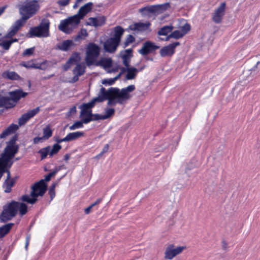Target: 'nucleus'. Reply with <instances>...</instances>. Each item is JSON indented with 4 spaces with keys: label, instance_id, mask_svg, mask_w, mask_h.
Returning <instances> with one entry per match:
<instances>
[{
    "label": "nucleus",
    "instance_id": "obj_6",
    "mask_svg": "<svg viewBox=\"0 0 260 260\" xmlns=\"http://www.w3.org/2000/svg\"><path fill=\"white\" fill-rule=\"evenodd\" d=\"M79 19L78 17L72 16L62 20L58 25V29L66 34H70L79 24Z\"/></svg>",
    "mask_w": 260,
    "mask_h": 260
},
{
    "label": "nucleus",
    "instance_id": "obj_63",
    "mask_svg": "<svg viewBox=\"0 0 260 260\" xmlns=\"http://www.w3.org/2000/svg\"><path fill=\"white\" fill-rule=\"evenodd\" d=\"M92 208V207L90 205L87 208H85L84 210V212L86 214H88L90 213L91 209Z\"/></svg>",
    "mask_w": 260,
    "mask_h": 260
},
{
    "label": "nucleus",
    "instance_id": "obj_39",
    "mask_svg": "<svg viewBox=\"0 0 260 260\" xmlns=\"http://www.w3.org/2000/svg\"><path fill=\"white\" fill-rule=\"evenodd\" d=\"M20 214L22 216L25 214L27 212V206L23 203H19V209Z\"/></svg>",
    "mask_w": 260,
    "mask_h": 260
},
{
    "label": "nucleus",
    "instance_id": "obj_31",
    "mask_svg": "<svg viewBox=\"0 0 260 260\" xmlns=\"http://www.w3.org/2000/svg\"><path fill=\"white\" fill-rule=\"evenodd\" d=\"M50 150V146L44 147L40 149L38 153L40 154L41 159L43 160L45 159L48 155H49Z\"/></svg>",
    "mask_w": 260,
    "mask_h": 260
},
{
    "label": "nucleus",
    "instance_id": "obj_32",
    "mask_svg": "<svg viewBox=\"0 0 260 260\" xmlns=\"http://www.w3.org/2000/svg\"><path fill=\"white\" fill-rule=\"evenodd\" d=\"M173 29V26L166 25L161 27L158 31V35L159 36H166Z\"/></svg>",
    "mask_w": 260,
    "mask_h": 260
},
{
    "label": "nucleus",
    "instance_id": "obj_28",
    "mask_svg": "<svg viewBox=\"0 0 260 260\" xmlns=\"http://www.w3.org/2000/svg\"><path fill=\"white\" fill-rule=\"evenodd\" d=\"M127 74L125 78L127 80L134 79L138 72V70L134 67H126Z\"/></svg>",
    "mask_w": 260,
    "mask_h": 260
},
{
    "label": "nucleus",
    "instance_id": "obj_25",
    "mask_svg": "<svg viewBox=\"0 0 260 260\" xmlns=\"http://www.w3.org/2000/svg\"><path fill=\"white\" fill-rule=\"evenodd\" d=\"M74 45L72 40H67L63 41L61 44L58 45L57 48L60 50L67 51L70 49L71 47L74 46Z\"/></svg>",
    "mask_w": 260,
    "mask_h": 260
},
{
    "label": "nucleus",
    "instance_id": "obj_5",
    "mask_svg": "<svg viewBox=\"0 0 260 260\" xmlns=\"http://www.w3.org/2000/svg\"><path fill=\"white\" fill-rule=\"evenodd\" d=\"M100 54V47L94 43H89L86 47L85 61L89 67L94 63Z\"/></svg>",
    "mask_w": 260,
    "mask_h": 260
},
{
    "label": "nucleus",
    "instance_id": "obj_9",
    "mask_svg": "<svg viewBox=\"0 0 260 260\" xmlns=\"http://www.w3.org/2000/svg\"><path fill=\"white\" fill-rule=\"evenodd\" d=\"M47 185L43 179L35 183L31 187L32 190L30 196L38 197L43 196L47 190Z\"/></svg>",
    "mask_w": 260,
    "mask_h": 260
},
{
    "label": "nucleus",
    "instance_id": "obj_38",
    "mask_svg": "<svg viewBox=\"0 0 260 260\" xmlns=\"http://www.w3.org/2000/svg\"><path fill=\"white\" fill-rule=\"evenodd\" d=\"M135 41V38L132 35H128L123 43V47L125 48L127 47L130 44L134 42Z\"/></svg>",
    "mask_w": 260,
    "mask_h": 260
},
{
    "label": "nucleus",
    "instance_id": "obj_59",
    "mask_svg": "<svg viewBox=\"0 0 260 260\" xmlns=\"http://www.w3.org/2000/svg\"><path fill=\"white\" fill-rule=\"evenodd\" d=\"M103 201L102 198L98 199L96 201L90 205V206L93 208L94 206L99 204Z\"/></svg>",
    "mask_w": 260,
    "mask_h": 260
},
{
    "label": "nucleus",
    "instance_id": "obj_42",
    "mask_svg": "<svg viewBox=\"0 0 260 260\" xmlns=\"http://www.w3.org/2000/svg\"><path fill=\"white\" fill-rule=\"evenodd\" d=\"M21 65L26 68L39 69L40 67L31 61L22 62Z\"/></svg>",
    "mask_w": 260,
    "mask_h": 260
},
{
    "label": "nucleus",
    "instance_id": "obj_12",
    "mask_svg": "<svg viewBox=\"0 0 260 260\" xmlns=\"http://www.w3.org/2000/svg\"><path fill=\"white\" fill-rule=\"evenodd\" d=\"M179 45H180V43L176 42L163 47L159 51L160 56L161 57L172 56L175 52L176 47Z\"/></svg>",
    "mask_w": 260,
    "mask_h": 260
},
{
    "label": "nucleus",
    "instance_id": "obj_61",
    "mask_svg": "<svg viewBox=\"0 0 260 260\" xmlns=\"http://www.w3.org/2000/svg\"><path fill=\"white\" fill-rule=\"evenodd\" d=\"M74 74V77L72 79V83H75V82L78 81V80H79V77L80 76H78L76 74Z\"/></svg>",
    "mask_w": 260,
    "mask_h": 260
},
{
    "label": "nucleus",
    "instance_id": "obj_57",
    "mask_svg": "<svg viewBox=\"0 0 260 260\" xmlns=\"http://www.w3.org/2000/svg\"><path fill=\"white\" fill-rule=\"evenodd\" d=\"M10 168H9V165L7 166L5 168V170H6L5 173H7V177L6 179H11V178H10V177H11V174H10V170H9Z\"/></svg>",
    "mask_w": 260,
    "mask_h": 260
},
{
    "label": "nucleus",
    "instance_id": "obj_56",
    "mask_svg": "<svg viewBox=\"0 0 260 260\" xmlns=\"http://www.w3.org/2000/svg\"><path fill=\"white\" fill-rule=\"evenodd\" d=\"M109 144H106L104 148H103V150L102 151V152L100 153V154H99V155H101L102 154H103L104 153L107 152L109 149Z\"/></svg>",
    "mask_w": 260,
    "mask_h": 260
},
{
    "label": "nucleus",
    "instance_id": "obj_2",
    "mask_svg": "<svg viewBox=\"0 0 260 260\" xmlns=\"http://www.w3.org/2000/svg\"><path fill=\"white\" fill-rule=\"evenodd\" d=\"M18 9L20 18L25 22L31 17L35 15L40 10V6L36 0H25L21 2L16 6Z\"/></svg>",
    "mask_w": 260,
    "mask_h": 260
},
{
    "label": "nucleus",
    "instance_id": "obj_7",
    "mask_svg": "<svg viewBox=\"0 0 260 260\" xmlns=\"http://www.w3.org/2000/svg\"><path fill=\"white\" fill-rule=\"evenodd\" d=\"M19 209V202L12 201L7 206H4L3 212L0 215V219L3 222L10 220L16 216Z\"/></svg>",
    "mask_w": 260,
    "mask_h": 260
},
{
    "label": "nucleus",
    "instance_id": "obj_49",
    "mask_svg": "<svg viewBox=\"0 0 260 260\" xmlns=\"http://www.w3.org/2000/svg\"><path fill=\"white\" fill-rule=\"evenodd\" d=\"M35 51V47H31L25 49L22 53L23 56H30L32 55Z\"/></svg>",
    "mask_w": 260,
    "mask_h": 260
},
{
    "label": "nucleus",
    "instance_id": "obj_60",
    "mask_svg": "<svg viewBox=\"0 0 260 260\" xmlns=\"http://www.w3.org/2000/svg\"><path fill=\"white\" fill-rule=\"evenodd\" d=\"M30 239V236H26V239H25V247L26 249H27V248H28V245L29 243Z\"/></svg>",
    "mask_w": 260,
    "mask_h": 260
},
{
    "label": "nucleus",
    "instance_id": "obj_51",
    "mask_svg": "<svg viewBox=\"0 0 260 260\" xmlns=\"http://www.w3.org/2000/svg\"><path fill=\"white\" fill-rule=\"evenodd\" d=\"M88 36V33L85 29H81V30L79 32L77 38H81L82 36L85 37Z\"/></svg>",
    "mask_w": 260,
    "mask_h": 260
},
{
    "label": "nucleus",
    "instance_id": "obj_23",
    "mask_svg": "<svg viewBox=\"0 0 260 260\" xmlns=\"http://www.w3.org/2000/svg\"><path fill=\"white\" fill-rule=\"evenodd\" d=\"M2 77L4 78L12 80H18L20 79V76L16 72L13 71H6L3 73Z\"/></svg>",
    "mask_w": 260,
    "mask_h": 260
},
{
    "label": "nucleus",
    "instance_id": "obj_22",
    "mask_svg": "<svg viewBox=\"0 0 260 260\" xmlns=\"http://www.w3.org/2000/svg\"><path fill=\"white\" fill-rule=\"evenodd\" d=\"M19 128L18 125L16 124H11L7 128H6L0 134V138L3 139L7 136L14 133Z\"/></svg>",
    "mask_w": 260,
    "mask_h": 260
},
{
    "label": "nucleus",
    "instance_id": "obj_48",
    "mask_svg": "<svg viewBox=\"0 0 260 260\" xmlns=\"http://www.w3.org/2000/svg\"><path fill=\"white\" fill-rule=\"evenodd\" d=\"M190 25L188 23H186L181 27V31L184 34V36L186 35L190 30Z\"/></svg>",
    "mask_w": 260,
    "mask_h": 260
},
{
    "label": "nucleus",
    "instance_id": "obj_40",
    "mask_svg": "<svg viewBox=\"0 0 260 260\" xmlns=\"http://www.w3.org/2000/svg\"><path fill=\"white\" fill-rule=\"evenodd\" d=\"M83 120L81 121H77L74 122V123L70 126V129L71 131L75 130L76 129L82 128L83 127Z\"/></svg>",
    "mask_w": 260,
    "mask_h": 260
},
{
    "label": "nucleus",
    "instance_id": "obj_62",
    "mask_svg": "<svg viewBox=\"0 0 260 260\" xmlns=\"http://www.w3.org/2000/svg\"><path fill=\"white\" fill-rule=\"evenodd\" d=\"M228 243L225 240L222 241V246L224 250H226L228 248Z\"/></svg>",
    "mask_w": 260,
    "mask_h": 260
},
{
    "label": "nucleus",
    "instance_id": "obj_44",
    "mask_svg": "<svg viewBox=\"0 0 260 260\" xmlns=\"http://www.w3.org/2000/svg\"><path fill=\"white\" fill-rule=\"evenodd\" d=\"M80 116L82 117V120H83V122L85 124H87L90 121H92V112H90L89 114H84L83 116Z\"/></svg>",
    "mask_w": 260,
    "mask_h": 260
},
{
    "label": "nucleus",
    "instance_id": "obj_17",
    "mask_svg": "<svg viewBox=\"0 0 260 260\" xmlns=\"http://www.w3.org/2000/svg\"><path fill=\"white\" fill-rule=\"evenodd\" d=\"M106 18L104 16H99L98 17H90L88 18V21L87 22V25L93 26L95 27L102 26L106 23Z\"/></svg>",
    "mask_w": 260,
    "mask_h": 260
},
{
    "label": "nucleus",
    "instance_id": "obj_46",
    "mask_svg": "<svg viewBox=\"0 0 260 260\" xmlns=\"http://www.w3.org/2000/svg\"><path fill=\"white\" fill-rule=\"evenodd\" d=\"M106 114L103 115V119H106L109 118L113 115L115 113V110L113 108H108L105 111Z\"/></svg>",
    "mask_w": 260,
    "mask_h": 260
},
{
    "label": "nucleus",
    "instance_id": "obj_15",
    "mask_svg": "<svg viewBox=\"0 0 260 260\" xmlns=\"http://www.w3.org/2000/svg\"><path fill=\"white\" fill-rule=\"evenodd\" d=\"M133 50L127 49L120 52V56L122 59L123 64L125 67H128L130 65L131 59L133 57Z\"/></svg>",
    "mask_w": 260,
    "mask_h": 260
},
{
    "label": "nucleus",
    "instance_id": "obj_29",
    "mask_svg": "<svg viewBox=\"0 0 260 260\" xmlns=\"http://www.w3.org/2000/svg\"><path fill=\"white\" fill-rule=\"evenodd\" d=\"M86 66L84 62L78 63L73 71V74H76L78 76L83 75L85 72Z\"/></svg>",
    "mask_w": 260,
    "mask_h": 260
},
{
    "label": "nucleus",
    "instance_id": "obj_55",
    "mask_svg": "<svg viewBox=\"0 0 260 260\" xmlns=\"http://www.w3.org/2000/svg\"><path fill=\"white\" fill-rule=\"evenodd\" d=\"M144 10H147V11L149 12H154L155 11V10L154 9V7H151V8H148V7H144L141 8L140 10V12H142Z\"/></svg>",
    "mask_w": 260,
    "mask_h": 260
},
{
    "label": "nucleus",
    "instance_id": "obj_8",
    "mask_svg": "<svg viewBox=\"0 0 260 260\" xmlns=\"http://www.w3.org/2000/svg\"><path fill=\"white\" fill-rule=\"evenodd\" d=\"M186 248V246H178L175 247L173 244H169L165 252V258L167 259H172L176 255L180 254Z\"/></svg>",
    "mask_w": 260,
    "mask_h": 260
},
{
    "label": "nucleus",
    "instance_id": "obj_53",
    "mask_svg": "<svg viewBox=\"0 0 260 260\" xmlns=\"http://www.w3.org/2000/svg\"><path fill=\"white\" fill-rule=\"evenodd\" d=\"M70 0H58L57 2V4L60 6H66L70 3Z\"/></svg>",
    "mask_w": 260,
    "mask_h": 260
},
{
    "label": "nucleus",
    "instance_id": "obj_19",
    "mask_svg": "<svg viewBox=\"0 0 260 260\" xmlns=\"http://www.w3.org/2000/svg\"><path fill=\"white\" fill-rule=\"evenodd\" d=\"M151 25L150 22L146 23L137 22L129 26V29L134 31H144L148 29Z\"/></svg>",
    "mask_w": 260,
    "mask_h": 260
},
{
    "label": "nucleus",
    "instance_id": "obj_58",
    "mask_svg": "<svg viewBox=\"0 0 260 260\" xmlns=\"http://www.w3.org/2000/svg\"><path fill=\"white\" fill-rule=\"evenodd\" d=\"M55 141L57 142L56 144H59L63 142H67L66 136L63 139H60L58 137L55 139Z\"/></svg>",
    "mask_w": 260,
    "mask_h": 260
},
{
    "label": "nucleus",
    "instance_id": "obj_54",
    "mask_svg": "<svg viewBox=\"0 0 260 260\" xmlns=\"http://www.w3.org/2000/svg\"><path fill=\"white\" fill-rule=\"evenodd\" d=\"M57 171H53L52 172H51L49 174H48L47 175H46L45 177V178H44V181H49L50 180L51 177L52 176H53L54 175H55V174L56 173Z\"/></svg>",
    "mask_w": 260,
    "mask_h": 260
},
{
    "label": "nucleus",
    "instance_id": "obj_11",
    "mask_svg": "<svg viewBox=\"0 0 260 260\" xmlns=\"http://www.w3.org/2000/svg\"><path fill=\"white\" fill-rule=\"evenodd\" d=\"M159 48V47L156 45L154 43L147 41L143 43L141 49L139 50L138 52L142 55H147L155 52Z\"/></svg>",
    "mask_w": 260,
    "mask_h": 260
},
{
    "label": "nucleus",
    "instance_id": "obj_47",
    "mask_svg": "<svg viewBox=\"0 0 260 260\" xmlns=\"http://www.w3.org/2000/svg\"><path fill=\"white\" fill-rule=\"evenodd\" d=\"M0 46H2L3 48L5 50H8L11 46L10 40H3L0 41Z\"/></svg>",
    "mask_w": 260,
    "mask_h": 260
},
{
    "label": "nucleus",
    "instance_id": "obj_16",
    "mask_svg": "<svg viewBox=\"0 0 260 260\" xmlns=\"http://www.w3.org/2000/svg\"><path fill=\"white\" fill-rule=\"evenodd\" d=\"M25 23L26 22L20 19L16 21L14 24L10 28V30L6 35L7 37L12 38L13 37Z\"/></svg>",
    "mask_w": 260,
    "mask_h": 260
},
{
    "label": "nucleus",
    "instance_id": "obj_1",
    "mask_svg": "<svg viewBox=\"0 0 260 260\" xmlns=\"http://www.w3.org/2000/svg\"><path fill=\"white\" fill-rule=\"evenodd\" d=\"M135 88L134 85H128L121 89L116 87H110L108 90L102 87L98 97L94 98L89 102L83 103L80 106V116L92 112V108L95 106L96 102L101 103L108 100L107 104L109 106H115L117 104L123 105L131 98L132 95L129 92L135 90Z\"/></svg>",
    "mask_w": 260,
    "mask_h": 260
},
{
    "label": "nucleus",
    "instance_id": "obj_36",
    "mask_svg": "<svg viewBox=\"0 0 260 260\" xmlns=\"http://www.w3.org/2000/svg\"><path fill=\"white\" fill-rule=\"evenodd\" d=\"M100 63L104 68H109L112 66V60L111 58H105L100 61Z\"/></svg>",
    "mask_w": 260,
    "mask_h": 260
},
{
    "label": "nucleus",
    "instance_id": "obj_3",
    "mask_svg": "<svg viewBox=\"0 0 260 260\" xmlns=\"http://www.w3.org/2000/svg\"><path fill=\"white\" fill-rule=\"evenodd\" d=\"M17 138L18 137L16 135L12 137L8 142L7 146L5 148L4 152L2 154L1 157H0L9 165V168L11 167L13 163L12 159L18 152L19 146L16 143Z\"/></svg>",
    "mask_w": 260,
    "mask_h": 260
},
{
    "label": "nucleus",
    "instance_id": "obj_26",
    "mask_svg": "<svg viewBox=\"0 0 260 260\" xmlns=\"http://www.w3.org/2000/svg\"><path fill=\"white\" fill-rule=\"evenodd\" d=\"M13 223H9L0 227V238L7 235L14 225Z\"/></svg>",
    "mask_w": 260,
    "mask_h": 260
},
{
    "label": "nucleus",
    "instance_id": "obj_24",
    "mask_svg": "<svg viewBox=\"0 0 260 260\" xmlns=\"http://www.w3.org/2000/svg\"><path fill=\"white\" fill-rule=\"evenodd\" d=\"M84 135V132L81 131L70 133L66 136L67 142L76 140L80 137H83Z\"/></svg>",
    "mask_w": 260,
    "mask_h": 260
},
{
    "label": "nucleus",
    "instance_id": "obj_18",
    "mask_svg": "<svg viewBox=\"0 0 260 260\" xmlns=\"http://www.w3.org/2000/svg\"><path fill=\"white\" fill-rule=\"evenodd\" d=\"M93 4L91 2L88 3L81 7L78 11L77 14L74 15V16H77L79 19V23L82 19L92 9Z\"/></svg>",
    "mask_w": 260,
    "mask_h": 260
},
{
    "label": "nucleus",
    "instance_id": "obj_50",
    "mask_svg": "<svg viewBox=\"0 0 260 260\" xmlns=\"http://www.w3.org/2000/svg\"><path fill=\"white\" fill-rule=\"evenodd\" d=\"M92 121H96L99 120H104L103 115L99 114H92Z\"/></svg>",
    "mask_w": 260,
    "mask_h": 260
},
{
    "label": "nucleus",
    "instance_id": "obj_21",
    "mask_svg": "<svg viewBox=\"0 0 260 260\" xmlns=\"http://www.w3.org/2000/svg\"><path fill=\"white\" fill-rule=\"evenodd\" d=\"M15 103L11 98L2 96L0 98V107H4L6 109H10L15 106Z\"/></svg>",
    "mask_w": 260,
    "mask_h": 260
},
{
    "label": "nucleus",
    "instance_id": "obj_27",
    "mask_svg": "<svg viewBox=\"0 0 260 260\" xmlns=\"http://www.w3.org/2000/svg\"><path fill=\"white\" fill-rule=\"evenodd\" d=\"M113 31L114 37L112 38L120 42L121 37L124 31V29L121 26L118 25L114 28Z\"/></svg>",
    "mask_w": 260,
    "mask_h": 260
},
{
    "label": "nucleus",
    "instance_id": "obj_37",
    "mask_svg": "<svg viewBox=\"0 0 260 260\" xmlns=\"http://www.w3.org/2000/svg\"><path fill=\"white\" fill-rule=\"evenodd\" d=\"M184 36V34H182L181 30H176L171 32V34L168 36V38H173L176 39H178L182 38Z\"/></svg>",
    "mask_w": 260,
    "mask_h": 260
},
{
    "label": "nucleus",
    "instance_id": "obj_64",
    "mask_svg": "<svg viewBox=\"0 0 260 260\" xmlns=\"http://www.w3.org/2000/svg\"><path fill=\"white\" fill-rule=\"evenodd\" d=\"M160 7H162V9L166 10V9H167L169 8H170V5L169 3H165V4H163V5H161L160 6Z\"/></svg>",
    "mask_w": 260,
    "mask_h": 260
},
{
    "label": "nucleus",
    "instance_id": "obj_14",
    "mask_svg": "<svg viewBox=\"0 0 260 260\" xmlns=\"http://www.w3.org/2000/svg\"><path fill=\"white\" fill-rule=\"evenodd\" d=\"M120 43L116 39L110 38L105 42L104 45V49L108 52L113 53L116 51Z\"/></svg>",
    "mask_w": 260,
    "mask_h": 260
},
{
    "label": "nucleus",
    "instance_id": "obj_34",
    "mask_svg": "<svg viewBox=\"0 0 260 260\" xmlns=\"http://www.w3.org/2000/svg\"><path fill=\"white\" fill-rule=\"evenodd\" d=\"M31 197L32 198H30L29 195L24 194L22 196L21 200L23 202H27V203L31 204H34L37 201V197Z\"/></svg>",
    "mask_w": 260,
    "mask_h": 260
},
{
    "label": "nucleus",
    "instance_id": "obj_10",
    "mask_svg": "<svg viewBox=\"0 0 260 260\" xmlns=\"http://www.w3.org/2000/svg\"><path fill=\"white\" fill-rule=\"evenodd\" d=\"M225 8L226 4L225 2H223L215 9L214 12L212 15V19L214 22L217 24L221 22L225 14Z\"/></svg>",
    "mask_w": 260,
    "mask_h": 260
},
{
    "label": "nucleus",
    "instance_id": "obj_30",
    "mask_svg": "<svg viewBox=\"0 0 260 260\" xmlns=\"http://www.w3.org/2000/svg\"><path fill=\"white\" fill-rule=\"evenodd\" d=\"M15 183L14 179L12 178L11 179H6L4 183V187L5 188V192L9 193L11 191L12 187L14 186Z\"/></svg>",
    "mask_w": 260,
    "mask_h": 260
},
{
    "label": "nucleus",
    "instance_id": "obj_20",
    "mask_svg": "<svg viewBox=\"0 0 260 260\" xmlns=\"http://www.w3.org/2000/svg\"><path fill=\"white\" fill-rule=\"evenodd\" d=\"M27 94V92H23L21 89H17L10 92V98L15 102V105L19 100L25 97Z\"/></svg>",
    "mask_w": 260,
    "mask_h": 260
},
{
    "label": "nucleus",
    "instance_id": "obj_45",
    "mask_svg": "<svg viewBox=\"0 0 260 260\" xmlns=\"http://www.w3.org/2000/svg\"><path fill=\"white\" fill-rule=\"evenodd\" d=\"M120 76V74H119L117 76H116L115 78L108 79H104L103 80L102 83L105 85H112L115 83V82L116 81V80L118 79V78Z\"/></svg>",
    "mask_w": 260,
    "mask_h": 260
},
{
    "label": "nucleus",
    "instance_id": "obj_35",
    "mask_svg": "<svg viewBox=\"0 0 260 260\" xmlns=\"http://www.w3.org/2000/svg\"><path fill=\"white\" fill-rule=\"evenodd\" d=\"M61 149V146L58 144H54L52 148H50L49 157H51L55 154H56Z\"/></svg>",
    "mask_w": 260,
    "mask_h": 260
},
{
    "label": "nucleus",
    "instance_id": "obj_41",
    "mask_svg": "<svg viewBox=\"0 0 260 260\" xmlns=\"http://www.w3.org/2000/svg\"><path fill=\"white\" fill-rule=\"evenodd\" d=\"M56 184V183H53L49 187L48 193L50 195V201H52L55 196V188Z\"/></svg>",
    "mask_w": 260,
    "mask_h": 260
},
{
    "label": "nucleus",
    "instance_id": "obj_52",
    "mask_svg": "<svg viewBox=\"0 0 260 260\" xmlns=\"http://www.w3.org/2000/svg\"><path fill=\"white\" fill-rule=\"evenodd\" d=\"M45 138H43V137H36L33 139V143L34 144H37L39 143H42L44 141H45Z\"/></svg>",
    "mask_w": 260,
    "mask_h": 260
},
{
    "label": "nucleus",
    "instance_id": "obj_4",
    "mask_svg": "<svg viewBox=\"0 0 260 260\" xmlns=\"http://www.w3.org/2000/svg\"><path fill=\"white\" fill-rule=\"evenodd\" d=\"M50 22L48 19L43 18L39 25L31 27L28 32L29 38H46L50 36Z\"/></svg>",
    "mask_w": 260,
    "mask_h": 260
},
{
    "label": "nucleus",
    "instance_id": "obj_13",
    "mask_svg": "<svg viewBox=\"0 0 260 260\" xmlns=\"http://www.w3.org/2000/svg\"><path fill=\"white\" fill-rule=\"evenodd\" d=\"M40 111V107H37L34 109L28 111L27 113L22 114L18 120L19 125L21 126L24 125L29 119L38 114Z\"/></svg>",
    "mask_w": 260,
    "mask_h": 260
},
{
    "label": "nucleus",
    "instance_id": "obj_33",
    "mask_svg": "<svg viewBox=\"0 0 260 260\" xmlns=\"http://www.w3.org/2000/svg\"><path fill=\"white\" fill-rule=\"evenodd\" d=\"M53 131L49 125H47L43 130V137L45 140H48L52 136Z\"/></svg>",
    "mask_w": 260,
    "mask_h": 260
},
{
    "label": "nucleus",
    "instance_id": "obj_43",
    "mask_svg": "<svg viewBox=\"0 0 260 260\" xmlns=\"http://www.w3.org/2000/svg\"><path fill=\"white\" fill-rule=\"evenodd\" d=\"M80 116L82 117V120H83V122L85 124H87L90 121H92V112H90L89 114H84L83 116Z\"/></svg>",
    "mask_w": 260,
    "mask_h": 260
}]
</instances>
